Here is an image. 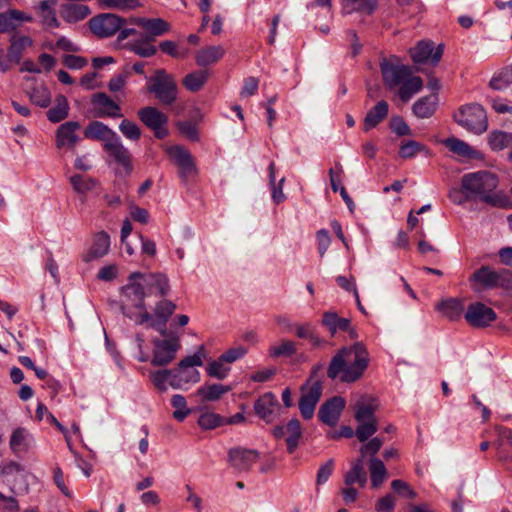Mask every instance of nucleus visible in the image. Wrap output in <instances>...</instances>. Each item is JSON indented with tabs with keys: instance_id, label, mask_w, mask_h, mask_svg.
<instances>
[{
	"instance_id": "20e7f679",
	"label": "nucleus",
	"mask_w": 512,
	"mask_h": 512,
	"mask_svg": "<svg viewBox=\"0 0 512 512\" xmlns=\"http://www.w3.org/2000/svg\"><path fill=\"white\" fill-rule=\"evenodd\" d=\"M176 307L174 302L162 299L155 304L153 313L147 312L145 308L143 312L136 314L128 311L125 306L122 307V312L128 318L134 320L137 325L148 323L158 333H166V324L175 312Z\"/></svg>"
},
{
	"instance_id": "f8f14e48",
	"label": "nucleus",
	"mask_w": 512,
	"mask_h": 512,
	"mask_svg": "<svg viewBox=\"0 0 512 512\" xmlns=\"http://www.w3.org/2000/svg\"><path fill=\"white\" fill-rule=\"evenodd\" d=\"M167 153L178 166L179 176L182 180L187 181L197 174L193 157L186 148L180 145L171 146L167 149Z\"/></svg>"
},
{
	"instance_id": "6e6552de",
	"label": "nucleus",
	"mask_w": 512,
	"mask_h": 512,
	"mask_svg": "<svg viewBox=\"0 0 512 512\" xmlns=\"http://www.w3.org/2000/svg\"><path fill=\"white\" fill-rule=\"evenodd\" d=\"M148 90L163 104L171 105L177 97V85L173 77L158 69L148 81Z\"/></svg>"
},
{
	"instance_id": "774afa93",
	"label": "nucleus",
	"mask_w": 512,
	"mask_h": 512,
	"mask_svg": "<svg viewBox=\"0 0 512 512\" xmlns=\"http://www.w3.org/2000/svg\"><path fill=\"white\" fill-rule=\"evenodd\" d=\"M498 284L497 288L510 290L512 289V271L508 269L498 270Z\"/></svg>"
},
{
	"instance_id": "4d7b16f0",
	"label": "nucleus",
	"mask_w": 512,
	"mask_h": 512,
	"mask_svg": "<svg viewBox=\"0 0 512 512\" xmlns=\"http://www.w3.org/2000/svg\"><path fill=\"white\" fill-rule=\"evenodd\" d=\"M149 43L150 42H144V38L141 37L140 40L130 44V50L140 57H151L155 55L157 49Z\"/></svg>"
},
{
	"instance_id": "f257e3e1",
	"label": "nucleus",
	"mask_w": 512,
	"mask_h": 512,
	"mask_svg": "<svg viewBox=\"0 0 512 512\" xmlns=\"http://www.w3.org/2000/svg\"><path fill=\"white\" fill-rule=\"evenodd\" d=\"M378 407V399L371 394L359 396L354 404V419L357 422L354 436L363 443L359 449L362 457L374 456L383 445L380 437L371 438L378 430V421L375 417Z\"/></svg>"
},
{
	"instance_id": "a878e982",
	"label": "nucleus",
	"mask_w": 512,
	"mask_h": 512,
	"mask_svg": "<svg viewBox=\"0 0 512 512\" xmlns=\"http://www.w3.org/2000/svg\"><path fill=\"white\" fill-rule=\"evenodd\" d=\"M61 18L70 24L80 22L91 14L89 6L68 1L60 6Z\"/></svg>"
},
{
	"instance_id": "4468645a",
	"label": "nucleus",
	"mask_w": 512,
	"mask_h": 512,
	"mask_svg": "<svg viewBox=\"0 0 512 512\" xmlns=\"http://www.w3.org/2000/svg\"><path fill=\"white\" fill-rule=\"evenodd\" d=\"M138 117L149 129L153 130L158 139L167 136L165 125L168 122V117L157 108L144 107L138 111Z\"/></svg>"
},
{
	"instance_id": "c85d7f7f",
	"label": "nucleus",
	"mask_w": 512,
	"mask_h": 512,
	"mask_svg": "<svg viewBox=\"0 0 512 512\" xmlns=\"http://www.w3.org/2000/svg\"><path fill=\"white\" fill-rule=\"evenodd\" d=\"M32 20L31 15L16 9L0 13V32L14 31L22 22H31Z\"/></svg>"
},
{
	"instance_id": "7c9ffc66",
	"label": "nucleus",
	"mask_w": 512,
	"mask_h": 512,
	"mask_svg": "<svg viewBox=\"0 0 512 512\" xmlns=\"http://www.w3.org/2000/svg\"><path fill=\"white\" fill-rule=\"evenodd\" d=\"M370 364V355L362 342H354V382L361 379Z\"/></svg>"
},
{
	"instance_id": "8fccbe9b",
	"label": "nucleus",
	"mask_w": 512,
	"mask_h": 512,
	"mask_svg": "<svg viewBox=\"0 0 512 512\" xmlns=\"http://www.w3.org/2000/svg\"><path fill=\"white\" fill-rule=\"evenodd\" d=\"M101 9L133 10L141 4L139 0H98Z\"/></svg>"
},
{
	"instance_id": "09e8293b",
	"label": "nucleus",
	"mask_w": 512,
	"mask_h": 512,
	"mask_svg": "<svg viewBox=\"0 0 512 512\" xmlns=\"http://www.w3.org/2000/svg\"><path fill=\"white\" fill-rule=\"evenodd\" d=\"M296 350V344L293 341L282 340L278 345L270 346L268 353L271 358L291 357Z\"/></svg>"
},
{
	"instance_id": "7ed1b4c3",
	"label": "nucleus",
	"mask_w": 512,
	"mask_h": 512,
	"mask_svg": "<svg viewBox=\"0 0 512 512\" xmlns=\"http://www.w3.org/2000/svg\"><path fill=\"white\" fill-rule=\"evenodd\" d=\"M498 186V178L488 171H477L463 175L462 191L466 199H480L493 207L511 208V200L502 192H494Z\"/></svg>"
},
{
	"instance_id": "412c9836",
	"label": "nucleus",
	"mask_w": 512,
	"mask_h": 512,
	"mask_svg": "<svg viewBox=\"0 0 512 512\" xmlns=\"http://www.w3.org/2000/svg\"><path fill=\"white\" fill-rule=\"evenodd\" d=\"M228 459L236 470L248 471L259 459V453L256 450L237 447L229 450Z\"/></svg>"
},
{
	"instance_id": "dca6fc26",
	"label": "nucleus",
	"mask_w": 512,
	"mask_h": 512,
	"mask_svg": "<svg viewBox=\"0 0 512 512\" xmlns=\"http://www.w3.org/2000/svg\"><path fill=\"white\" fill-rule=\"evenodd\" d=\"M345 408V400L340 396H334L324 402L318 411L319 420L328 426H335Z\"/></svg>"
},
{
	"instance_id": "c03bdc74",
	"label": "nucleus",
	"mask_w": 512,
	"mask_h": 512,
	"mask_svg": "<svg viewBox=\"0 0 512 512\" xmlns=\"http://www.w3.org/2000/svg\"><path fill=\"white\" fill-rule=\"evenodd\" d=\"M371 457L369 465L371 485L374 488H379L387 478V470L380 459Z\"/></svg>"
},
{
	"instance_id": "58836bf2",
	"label": "nucleus",
	"mask_w": 512,
	"mask_h": 512,
	"mask_svg": "<svg viewBox=\"0 0 512 512\" xmlns=\"http://www.w3.org/2000/svg\"><path fill=\"white\" fill-rule=\"evenodd\" d=\"M230 390V386L219 383L205 384L198 388L197 394L205 401H217Z\"/></svg>"
},
{
	"instance_id": "680f3d73",
	"label": "nucleus",
	"mask_w": 512,
	"mask_h": 512,
	"mask_svg": "<svg viewBox=\"0 0 512 512\" xmlns=\"http://www.w3.org/2000/svg\"><path fill=\"white\" fill-rule=\"evenodd\" d=\"M247 354V348L244 346L233 347L223 354H221V360H224L227 364L233 363Z\"/></svg>"
},
{
	"instance_id": "1a4fd4ad",
	"label": "nucleus",
	"mask_w": 512,
	"mask_h": 512,
	"mask_svg": "<svg viewBox=\"0 0 512 512\" xmlns=\"http://www.w3.org/2000/svg\"><path fill=\"white\" fill-rule=\"evenodd\" d=\"M128 20L112 13H103L89 20L91 32L100 37L107 38L114 35Z\"/></svg>"
},
{
	"instance_id": "f704fd0d",
	"label": "nucleus",
	"mask_w": 512,
	"mask_h": 512,
	"mask_svg": "<svg viewBox=\"0 0 512 512\" xmlns=\"http://www.w3.org/2000/svg\"><path fill=\"white\" fill-rule=\"evenodd\" d=\"M322 369V365L315 366L312 370L310 378L301 387L302 395L306 398L318 403L322 395V383L318 379H314L317 372Z\"/></svg>"
},
{
	"instance_id": "bb28decb",
	"label": "nucleus",
	"mask_w": 512,
	"mask_h": 512,
	"mask_svg": "<svg viewBox=\"0 0 512 512\" xmlns=\"http://www.w3.org/2000/svg\"><path fill=\"white\" fill-rule=\"evenodd\" d=\"M33 46V40L25 35H12L10 45L7 49V58L10 63H20L24 52Z\"/></svg>"
},
{
	"instance_id": "3c124183",
	"label": "nucleus",
	"mask_w": 512,
	"mask_h": 512,
	"mask_svg": "<svg viewBox=\"0 0 512 512\" xmlns=\"http://www.w3.org/2000/svg\"><path fill=\"white\" fill-rule=\"evenodd\" d=\"M206 372L212 378L223 380L228 376L230 367L224 360H221V357H219L218 359L208 363Z\"/></svg>"
},
{
	"instance_id": "a18cd8bd",
	"label": "nucleus",
	"mask_w": 512,
	"mask_h": 512,
	"mask_svg": "<svg viewBox=\"0 0 512 512\" xmlns=\"http://www.w3.org/2000/svg\"><path fill=\"white\" fill-rule=\"evenodd\" d=\"M69 104L64 95H59L55 99V105L47 111L48 119L53 123H58L68 116Z\"/></svg>"
},
{
	"instance_id": "a19ab883",
	"label": "nucleus",
	"mask_w": 512,
	"mask_h": 512,
	"mask_svg": "<svg viewBox=\"0 0 512 512\" xmlns=\"http://www.w3.org/2000/svg\"><path fill=\"white\" fill-rule=\"evenodd\" d=\"M302 437V428L299 420L291 419L286 425V445L288 453L295 452Z\"/></svg>"
},
{
	"instance_id": "b1692460",
	"label": "nucleus",
	"mask_w": 512,
	"mask_h": 512,
	"mask_svg": "<svg viewBox=\"0 0 512 512\" xmlns=\"http://www.w3.org/2000/svg\"><path fill=\"white\" fill-rule=\"evenodd\" d=\"M278 407V400L271 392L264 393L254 404L256 415L266 423L273 422Z\"/></svg>"
},
{
	"instance_id": "72a5a7b5",
	"label": "nucleus",
	"mask_w": 512,
	"mask_h": 512,
	"mask_svg": "<svg viewBox=\"0 0 512 512\" xmlns=\"http://www.w3.org/2000/svg\"><path fill=\"white\" fill-rule=\"evenodd\" d=\"M321 323L329 330L331 336H334L338 331H347L351 321L349 318L340 317L334 311H326L323 313Z\"/></svg>"
},
{
	"instance_id": "e2e57ef3",
	"label": "nucleus",
	"mask_w": 512,
	"mask_h": 512,
	"mask_svg": "<svg viewBox=\"0 0 512 512\" xmlns=\"http://www.w3.org/2000/svg\"><path fill=\"white\" fill-rule=\"evenodd\" d=\"M316 239L318 245V253L320 257H323L331 243L329 232L326 229L318 230L316 233Z\"/></svg>"
},
{
	"instance_id": "c756f323",
	"label": "nucleus",
	"mask_w": 512,
	"mask_h": 512,
	"mask_svg": "<svg viewBox=\"0 0 512 512\" xmlns=\"http://www.w3.org/2000/svg\"><path fill=\"white\" fill-rule=\"evenodd\" d=\"M225 53L222 45L206 46L197 51L195 61L198 66L207 67L220 61Z\"/></svg>"
},
{
	"instance_id": "e433bc0d",
	"label": "nucleus",
	"mask_w": 512,
	"mask_h": 512,
	"mask_svg": "<svg viewBox=\"0 0 512 512\" xmlns=\"http://www.w3.org/2000/svg\"><path fill=\"white\" fill-rule=\"evenodd\" d=\"M436 309L450 320L459 319L464 312V303L460 299H448L436 305Z\"/></svg>"
},
{
	"instance_id": "052dcab7",
	"label": "nucleus",
	"mask_w": 512,
	"mask_h": 512,
	"mask_svg": "<svg viewBox=\"0 0 512 512\" xmlns=\"http://www.w3.org/2000/svg\"><path fill=\"white\" fill-rule=\"evenodd\" d=\"M333 470L334 461L332 459L320 465L316 475V486L319 487L321 485H324L332 475Z\"/></svg>"
},
{
	"instance_id": "39448f33",
	"label": "nucleus",
	"mask_w": 512,
	"mask_h": 512,
	"mask_svg": "<svg viewBox=\"0 0 512 512\" xmlns=\"http://www.w3.org/2000/svg\"><path fill=\"white\" fill-rule=\"evenodd\" d=\"M205 348L201 345L198 350L190 356L183 358L173 371V379L170 386L173 389H183L185 385L195 384L200 381V373L196 367L203 365Z\"/></svg>"
},
{
	"instance_id": "0eeeda50",
	"label": "nucleus",
	"mask_w": 512,
	"mask_h": 512,
	"mask_svg": "<svg viewBox=\"0 0 512 512\" xmlns=\"http://www.w3.org/2000/svg\"><path fill=\"white\" fill-rule=\"evenodd\" d=\"M455 121L474 134H482L487 130L488 120L484 108L479 104L461 107L454 115Z\"/></svg>"
},
{
	"instance_id": "393cba45",
	"label": "nucleus",
	"mask_w": 512,
	"mask_h": 512,
	"mask_svg": "<svg viewBox=\"0 0 512 512\" xmlns=\"http://www.w3.org/2000/svg\"><path fill=\"white\" fill-rule=\"evenodd\" d=\"M80 129V124L76 121H68L61 124L56 132V145L58 148L67 146L74 148L77 144L79 137L77 131Z\"/></svg>"
},
{
	"instance_id": "5701e85b",
	"label": "nucleus",
	"mask_w": 512,
	"mask_h": 512,
	"mask_svg": "<svg viewBox=\"0 0 512 512\" xmlns=\"http://www.w3.org/2000/svg\"><path fill=\"white\" fill-rule=\"evenodd\" d=\"M110 244V236L105 231L96 233L90 248L82 255V260L89 263L104 257L109 252Z\"/></svg>"
},
{
	"instance_id": "338daca9",
	"label": "nucleus",
	"mask_w": 512,
	"mask_h": 512,
	"mask_svg": "<svg viewBox=\"0 0 512 512\" xmlns=\"http://www.w3.org/2000/svg\"><path fill=\"white\" fill-rule=\"evenodd\" d=\"M390 127L399 136L410 135L411 130L401 117H393L390 120Z\"/></svg>"
},
{
	"instance_id": "f3484780",
	"label": "nucleus",
	"mask_w": 512,
	"mask_h": 512,
	"mask_svg": "<svg viewBox=\"0 0 512 512\" xmlns=\"http://www.w3.org/2000/svg\"><path fill=\"white\" fill-rule=\"evenodd\" d=\"M442 54V47L438 46L435 50L433 42L421 41L410 49V56L417 64L431 63L435 65L440 61Z\"/></svg>"
},
{
	"instance_id": "13d9d810",
	"label": "nucleus",
	"mask_w": 512,
	"mask_h": 512,
	"mask_svg": "<svg viewBox=\"0 0 512 512\" xmlns=\"http://www.w3.org/2000/svg\"><path fill=\"white\" fill-rule=\"evenodd\" d=\"M119 130L124 135L125 138L137 141L141 137L140 128L132 121L128 119H124L119 124Z\"/></svg>"
},
{
	"instance_id": "bf43d9fd",
	"label": "nucleus",
	"mask_w": 512,
	"mask_h": 512,
	"mask_svg": "<svg viewBox=\"0 0 512 512\" xmlns=\"http://www.w3.org/2000/svg\"><path fill=\"white\" fill-rule=\"evenodd\" d=\"M391 488L395 493L407 499H414L417 496L416 492L410 487V485L400 479L393 480L391 482Z\"/></svg>"
},
{
	"instance_id": "423d86ee",
	"label": "nucleus",
	"mask_w": 512,
	"mask_h": 512,
	"mask_svg": "<svg viewBox=\"0 0 512 512\" xmlns=\"http://www.w3.org/2000/svg\"><path fill=\"white\" fill-rule=\"evenodd\" d=\"M162 338L153 339V366H167L175 358L181 349V335L177 331L166 330V333H159Z\"/></svg>"
},
{
	"instance_id": "f03ea898",
	"label": "nucleus",
	"mask_w": 512,
	"mask_h": 512,
	"mask_svg": "<svg viewBox=\"0 0 512 512\" xmlns=\"http://www.w3.org/2000/svg\"><path fill=\"white\" fill-rule=\"evenodd\" d=\"M380 69L385 86L390 91L397 90L398 97L404 103L423 88L421 77L413 75L411 67L401 64L397 57L383 59Z\"/></svg>"
},
{
	"instance_id": "aec40b11",
	"label": "nucleus",
	"mask_w": 512,
	"mask_h": 512,
	"mask_svg": "<svg viewBox=\"0 0 512 512\" xmlns=\"http://www.w3.org/2000/svg\"><path fill=\"white\" fill-rule=\"evenodd\" d=\"M113 160L122 167L124 173L129 175L133 166L129 150L123 145L121 138L117 135L107 146L103 147Z\"/></svg>"
},
{
	"instance_id": "2f4dec72",
	"label": "nucleus",
	"mask_w": 512,
	"mask_h": 512,
	"mask_svg": "<svg viewBox=\"0 0 512 512\" xmlns=\"http://www.w3.org/2000/svg\"><path fill=\"white\" fill-rule=\"evenodd\" d=\"M443 144L453 153L465 159H478L480 158V152L472 148L468 143L455 138H447L443 141Z\"/></svg>"
},
{
	"instance_id": "c9c22d12",
	"label": "nucleus",
	"mask_w": 512,
	"mask_h": 512,
	"mask_svg": "<svg viewBox=\"0 0 512 512\" xmlns=\"http://www.w3.org/2000/svg\"><path fill=\"white\" fill-rule=\"evenodd\" d=\"M57 3V0H43L38 6V15L41 18V22L48 27H60L55 11Z\"/></svg>"
},
{
	"instance_id": "9d476101",
	"label": "nucleus",
	"mask_w": 512,
	"mask_h": 512,
	"mask_svg": "<svg viewBox=\"0 0 512 512\" xmlns=\"http://www.w3.org/2000/svg\"><path fill=\"white\" fill-rule=\"evenodd\" d=\"M352 355L351 347H343L331 359L327 374L331 379H340L342 382L352 381V366L350 358Z\"/></svg>"
},
{
	"instance_id": "de8ad7c7",
	"label": "nucleus",
	"mask_w": 512,
	"mask_h": 512,
	"mask_svg": "<svg viewBox=\"0 0 512 512\" xmlns=\"http://www.w3.org/2000/svg\"><path fill=\"white\" fill-rule=\"evenodd\" d=\"M173 379L172 369H163L153 371L150 373V380L153 385L161 392H165L170 386V382Z\"/></svg>"
},
{
	"instance_id": "473e14b6",
	"label": "nucleus",
	"mask_w": 512,
	"mask_h": 512,
	"mask_svg": "<svg viewBox=\"0 0 512 512\" xmlns=\"http://www.w3.org/2000/svg\"><path fill=\"white\" fill-rule=\"evenodd\" d=\"M438 95L431 94L418 99L412 107L413 113L416 117L424 119L431 117L437 108Z\"/></svg>"
},
{
	"instance_id": "69168bd1",
	"label": "nucleus",
	"mask_w": 512,
	"mask_h": 512,
	"mask_svg": "<svg viewBox=\"0 0 512 512\" xmlns=\"http://www.w3.org/2000/svg\"><path fill=\"white\" fill-rule=\"evenodd\" d=\"M512 82V76L508 72L494 76L490 81V86L495 90H503Z\"/></svg>"
},
{
	"instance_id": "9b49d317",
	"label": "nucleus",
	"mask_w": 512,
	"mask_h": 512,
	"mask_svg": "<svg viewBox=\"0 0 512 512\" xmlns=\"http://www.w3.org/2000/svg\"><path fill=\"white\" fill-rule=\"evenodd\" d=\"M142 277L143 273H132L128 278V283L122 288L124 297L141 312L146 308L145 297L148 289Z\"/></svg>"
},
{
	"instance_id": "2eb2a0df",
	"label": "nucleus",
	"mask_w": 512,
	"mask_h": 512,
	"mask_svg": "<svg viewBox=\"0 0 512 512\" xmlns=\"http://www.w3.org/2000/svg\"><path fill=\"white\" fill-rule=\"evenodd\" d=\"M495 311L481 302H475L468 306L465 319L473 327H487L496 320Z\"/></svg>"
},
{
	"instance_id": "a211bd4d",
	"label": "nucleus",
	"mask_w": 512,
	"mask_h": 512,
	"mask_svg": "<svg viewBox=\"0 0 512 512\" xmlns=\"http://www.w3.org/2000/svg\"><path fill=\"white\" fill-rule=\"evenodd\" d=\"M91 103L96 117H122L119 104L103 92L95 93L91 98Z\"/></svg>"
},
{
	"instance_id": "4c0bfd02",
	"label": "nucleus",
	"mask_w": 512,
	"mask_h": 512,
	"mask_svg": "<svg viewBox=\"0 0 512 512\" xmlns=\"http://www.w3.org/2000/svg\"><path fill=\"white\" fill-rule=\"evenodd\" d=\"M388 103L379 101L366 115L364 119L365 130L376 127L388 115Z\"/></svg>"
},
{
	"instance_id": "5fc2aeb1",
	"label": "nucleus",
	"mask_w": 512,
	"mask_h": 512,
	"mask_svg": "<svg viewBox=\"0 0 512 512\" xmlns=\"http://www.w3.org/2000/svg\"><path fill=\"white\" fill-rule=\"evenodd\" d=\"M171 404L175 408L173 417L182 422L189 414L190 409L187 407V402L184 396L176 394L171 399Z\"/></svg>"
},
{
	"instance_id": "6ab92c4d",
	"label": "nucleus",
	"mask_w": 512,
	"mask_h": 512,
	"mask_svg": "<svg viewBox=\"0 0 512 512\" xmlns=\"http://www.w3.org/2000/svg\"><path fill=\"white\" fill-rule=\"evenodd\" d=\"M9 447L17 456L27 454L35 447L34 436L28 429L17 427L10 435Z\"/></svg>"
},
{
	"instance_id": "ea45409f",
	"label": "nucleus",
	"mask_w": 512,
	"mask_h": 512,
	"mask_svg": "<svg viewBox=\"0 0 512 512\" xmlns=\"http://www.w3.org/2000/svg\"><path fill=\"white\" fill-rule=\"evenodd\" d=\"M142 279L146 284L148 290L156 288L160 296H166L169 293L170 286L168 278L162 273H148L143 274Z\"/></svg>"
},
{
	"instance_id": "79ce46f5",
	"label": "nucleus",
	"mask_w": 512,
	"mask_h": 512,
	"mask_svg": "<svg viewBox=\"0 0 512 512\" xmlns=\"http://www.w3.org/2000/svg\"><path fill=\"white\" fill-rule=\"evenodd\" d=\"M423 153L425 156H430V150L427 146L414 140H404L399 147V156L403 159H410L417 154Z\"/></svg>"
},
{
	"instance_id": "603ef678",
	"label": "nucleus",
	"mask_w": 512,
	"mask_h": 512,
	"mask_svg": "<svg viewBox=\"0 0 512 512\" xmlns=\"http://www.w3.org/2000/svg\"><path fill=\"white\" fill-rule=\"evenodd\" d=\"M29 98L33 104L41 108L48 107L51 102V94L48 88L43 85L34 87L29 93Z\"/></svg>"
},
{
	"instance_id": "49530a36",
	"label": "nucleus",
	"mask_w": 512,
	"mask_h": 512,
	"mask_svg": "<svg viewBox=\"0 0 512 512\" xmlns=\"http://www.w3.org/2000/svg\"><path fill=\"white\" fill-rule=\"evenodd\" d=\"M208 80V72L201 70L189 73L183 79V85L191 92L199 91Z\"/></svg>"
},
{
	"instance_id": "37998d69",
	"label": "nucleus",
	"mask_w": 512,
	"mask_h": 512,
	"mask_svg": "<svg viewBox=\"0 0 512 512\" xmlns=\"http://www.w3.org/2000/svg\"><path fill=\"white\" fill-rule=\"evenodd\" d=\"M488 144L493 151H501L512 146V133L493 130L488 135Z\"/></svg>"
},
{
	"instance_id": "4be33fe9",
	"label": "nucleus",
	"mask_w": 512,
	"mask_h": 512,
	"mask_svg": "<svg viewBox=\"0 0 512 512\" xmlns=\"http://www.w3.org/2000/svg\"><path fill=\"white\" fill-rule=\"evenodd\" d=\"M498 271L488 265L477 269L469 278L474 290L497 288Z\"/></svg>"
},
{
	"instance_id": "cd10ccee",
	"label": "nucleus",
	"mask_w": 512,
	"mask_h": 512,
	"mask_svg": "<svg viewBox=\"0 0 512 512\" xmlns=\"http://www.w3.org/2000/svg\"><path fill=\"white\" fill-rule=\"evenodd\" d=\"M84 136L88 139L103 142L104 147L117 136V133L100 121H92L85 128Z\"/></svg>"
},
{
	"instance_id": "864d4df0",
	"label": "nucleus",
	"mask_w": 512,
	"mask_h": 512,
	"mask_svg": "<svg viewBox=\"0 0 512 512\" xmlns=\"http://www.w3.org/2000/svg\"><path fill=\"white\" fill-rule=\"evenodd\" d=\"M70 182L73 189L77 193L81 194L92 190L97 185V181L95 179L79 174L72 176L70 178Z\"/></svg>"
},
{
	"instance_id": "6e6d98bb",
	"label": "nucleus",
	"mask_w": 512,
	"mask_h": 512,
	"mask_svg": "<svg viewBox=\"0 0 512 512\" xmlns=\"http://www.w3.org/2000/svg\"><path fill=\"white\" fill-rule=\"evenodd\" d=\"M223 423V418L212 412H205L199 416L198 425L204 430H211Z\"/></svg>"
},
{
	"instance_id": "ddd939ff",
	"label": "nucleus",
	"mask_w": 512,
	"mask_h": 512,
	"mask_svg": "<svg viewBox=\"0 0 512 512\" xmlns=\"http://www.w3.org/2000/svg\"><path fill=\"white\" fill-rule=\"evenodd\" d=\"M128 24L138 26L144 30L141 37L144 42H153L156 37L165 34L169 30L168 23L161 18L131 17Z\"/></svg>"
},
{
	"instance_id": "0e129e2a",
	"label": "nucleus",
	"mask_w": 512,
	"mask_h": 512,
	"mask_svg": "<svg viewBox=\"0 0 512 512\" xmlns=\"http://www.w3.org/2000/svg\"><path fill=\"white\" fill-rule=\"evenodd\" d=\"M317 403L301 395L299 400V410L304 419H311L314 415V411Z\"/></svg>"
}]
</instances>
